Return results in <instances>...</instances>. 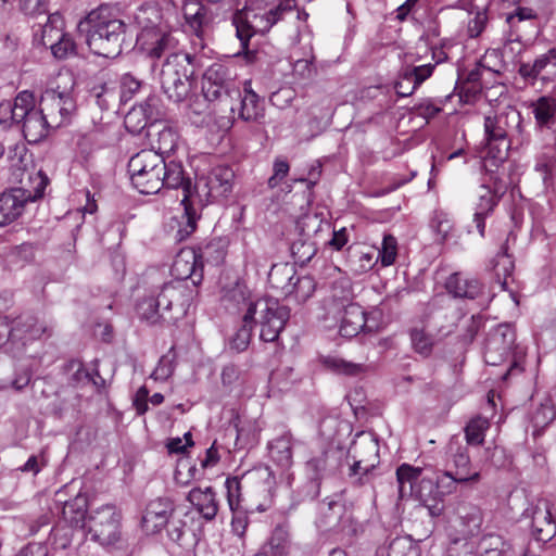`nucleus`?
Here are the masks:
<instances>
[{"label":"nucleus","instance_id":"1","mask_svg":"<svg viewBox=\"0 0 556 556\" xmlns=\"http://www.w3.org/2000/svg\"><path fill=\"white\" fill-rule=\"evenodd\" d=\"M128 173L132 186L143 194H155L164 187L181 188L185 224L177 230V238L179 241L185 240L195 231L199 215L191 203L192 182L186 177L181 162L166 161L154 150H141L130 157Z\"/></svg>","mask_w":556,"mask_h":556},{"label":"nucleus","instance_id":"2","mask_svg":"<svg viewBox=\"0 0 556 556\" xmlns=\"http://www.w3.org/2000/svg\"><path fill=\"white\" fill-rule=\"evenodd\" d=\"M79 26H86V42L93 54L116 58L122 53L126 24L110 7L92 10Z\"/></svg>","mask_w":556,"mask_h":556},{"label":"nucleus","instance_id":"3","mask_svg":"<svg viewBox=\"0 0 556 556\" xmlns=\"http://www.w3.org/2000/svg\"><path fill=\"white\" fill-rule=\"evenodd\" d=\"M136 21L141 29L137 41L150 58L160 59L165 53H173L178 41L156 8L140 9Z\"/></svg>","mask_w":556,"mask_h":556},{"label":"nucleus","instance_id":"4","mask_svg":"<svg viewBox=\"0 0 556 556\" xmlns=\"http://www.w3.org/2000/svg\"><path fill=\"white\" fill-rule=\"evenodd\" d=\"M290 318V308L277 299L263 298L251 303L245 313V319L260 326V339L264 342H275Z\"/></svg>","mask_w":556,"mask_h":556},{"label":"nucleus","instance_id":"5","mask_svg":"<svg viewBox=\"0 0 556 556\" xmlns=\"http://www.w3.org/2000/svg\"><path fill=\"white\" fill-rule=\"evenodd\" d=\"M348 456L353 459L349 477L351 482L363 486L372 482L374 469L379 464V443L369 432H359L352 442Z\"/></svg>","mask_w":556,"mask_h":556},{"label":"nucleus","instance_id":"6","mask_svg":"<svg viewBox=\"0 0 556 556\" xmlns=\"http://www.w3.org/2000/svg\"><path fill=\"white\" fill-rule=\"evenodd\" d=\"M296 7V0H282L276 8L265 13H256L253 10L238 12L233 16L236 34L243 49H247L249 40L255 34L268 31L285 14L291 13Z\"/></svg>","mask_w":556,"mask_h":556},{"label":"nucleus","instance_id":"7","mask_svg":"<svg viewBox=\"0 0 556 556\" xmlns=\"http://www.w3.org/2000/svg\"><path fill=\"white\" fill-rule=\"evenodd\" d=\"M28 179L35 184L34 190L11 188L0 194V226H7L20 218L25 206L42 198L48 185V177L38 170L30 174Z\"/></svg>","mask_w":556,"mask_h":556},{"label":"nucleus","instance_id":"8","mask_svg":"<svg viewBox=\"0 0 556 556\" xmlns=\"http://www.w3.org/2000/svg\"><path fill=\"white\" fill-rule=\"evenodd\" d=\"M64 87L58 85L42 92L38 108L48 117L52 129L66 124L76 110V100L73 96L74 79L72 76H61Z\"/></svg>","mask_w":556,"mask_h":556},{"label":"nucleus","instance_id":"9","mask_svg":"<svg viewBox=\"0 0 556 556\" xmlns=\"http://www.w3.org/2000/svg\"><path fill=\"white\" fill-rule=\"evenodd\" d=\"M516 333L510 325L503 324L495 327L488 336L484 346V361L486 364L497 366L513 354V364L508 370L519 369L518 356L523 352H517L518 346L515 345Z\"/></svg>","mask_w":556,"mask_h":556},{"label":"nucleus","instance_id":"10","mask_svg":"<svg viewBox=\"0 0 556 556\" xmlns=\"http://www.w3.org/2000/svg\"><path fill=\"white\" fill-rule=\"evenodd\" d=\"M195 289L187 282L170 281L164 283L157 293L163 321L175 323L184 318L194 298Z\"/></svg>","mask_w":556,"mask_h":556},{"label":"nucleus","instance_id":"11","mask_svg":"<svg viewBox=\"0 0 556 556\" xmlns=\"http://www.w3.org/2000/svg\"><path fill=\"white\" fill-rule=\"evenodd\" d=\"M445 476L456 477V481L476 484L481 480L480 471L472 465L468 447L458 435L450 439L445 447Z\"/></svg>","mask_w":556,"mask_h":556},{"label":"nucleus","instance_id":"12","mask_svg":"<svg viewBox=\"0 0 556 556\" xmlns=\"http://www.w3.org/2000/svg\"><path fill=\"white\" fill-rule=\"evenodd\" d=\"M88 533L101 545H113L121 539V515L111 504L92 509L88 518Z\"/></svg>","mask_w":556,"mask_h":556},{"label":"nucleus","instance_id":"13","mask_svg":"<svg viewBox=\"0 0 556 556\" xmlns=\"http://www.w3.org/2000/svg\"><path fill=\"white\" fill-rule=\"evenodd\" d=\"M202 92L207 101L240 97V89L230 68L220 63H214L205 71Z\"/></svg>","mask_w":556,"mask_h":556},{"label":"nucleus","instance_id":"14","mask_svg":"<svg viewBox=\"0 0 556 556\" xmlns=\"http://www.w3.org/2000/svg\"><path fill=\"white\" fill-rule=\"evenodd\" d=\"M235 178L233 170L228 166L214 167L206 176L198 178L192 187V197L200 200L204 197L206 201L226 197L232 189ZM193 204V198H191Z\"/></svg>","mask_w":556,"mask_h":556},{"label":"nucleus","instance_id":"15","mask_svg":"<svg viewBox=\"0 0 556 556\" xmlns=\"http://www.w3.org/2000/svg\"><path fill=\"white\" fill-rule=\"evenodd\" d=\"M205 251L199 249H182L175 257L172 270L177 276L176 281L186 282L191 279L193 288L202 281L203 278V256Z\"/></svg>","mask_w":556,"mask_h":556},{"label":"nucleus","instance_id":"16","mask_svg":"<svg viewBox=\"0 0 556 556\" xmlns=\"http://www.w3.org/2000/svg\"><path fill=\"white\" fill-rule=\"evenodd\" d=\"M22 131L28 142H39L47 137L49 129L52 128L48 117L39 108H36L34 93L31 92V102L25 110V116L21 117Z\"/></svg>","mask_w":556,"mask_h":556},{"label":"nucleus","instance_id":"17","mask_svg":"<svg viewBox=\"0 0 556 556\" xmlns=\"http://www.w3.org/2000/svg\"><path fill=\"white\" fill-rule=\"evenodd\" d=\"M175 510L174 503L167 497H159L151 501L142 517V527L148 533L161 531Z\"/></svg>","mask_w":556,"mask_h":556},{"label":"nucleus","instance_id":"18","mask_svg":"<svg viewBox=\"0 0 556 556\" xmlns=\"http://www.w3.org/2000/svg\"><path fill=\"white\" fill-rule=\"evenodd\" d=\"M455 514L458 521V532L463 536L458 539L462 546L465 542H468V538L475 536L480 532L482 513L475 504L459 502L455 507Z\"/></svg>","mask_w":556,"mask_h":556},{"label":"nucleus","instance_id":"19","mask_svg":"<svg viewBox=\"0 0 556 556\" xmlns=\"http://www.w3.org/2000/svg\"><path fill=\"white\" fill-rule=\"evenodd\" d=\"M531 530L535 540L547 542L556 533L555 521L547 501H540L531 513Z\"/></svg>","mask_w":556,"mask_h":556},{"label":"nucleus","instance_id":"20","mask_svg":"<svg viewBox=\"0 0 556 556\" xmlns=\"http://www.w3.org/2000/svg\"><path fill=\"white\" fill-rule=\"evenodd\" d=\"M435 64L419 66H405L400 79L395 84L396 93L400 97H408L426 80L434 70Z\"/></svg>","mask_w":556,"mask_h":556},{"label":"nucleus","instance_id":"21","mask_svg":"<svg viewBox=\"0 0 556 556\" xmlns=\"http://www.w3.org/2000/svg\"><path fill=\"white\" fill-rule=\"evenodd\" d=\"M194 61L195 56L189 53L177 52L168 54L162 65L160 79L173 77L193 78Z\"/></svg>","mask_w":556,"mask_h":556},{"label":"nucleus","instance_id":"22","mask_svg":"<svg viewBox=\"0 0 556 556\" xmlns=\"http://www.w3.org/2000/svg\"><path fill=\"white\" fill-rule=\"evenodd\" d=\"M446 291L454 298L480 299L483 296V286L476 278H469L460 273L452 274L445 282Z\"/></svg>","mask_w":556,"mask_h":556},{"label":"nucleus","instance_id":"23","mask_svg":"<svg viewBox=\"0 0 556 556\" xmlns=\"http://www.w3.org/2000/svg\"><path fill=\"white\" fill-rule=\"evenodd\" d=\"M31 102V92L24 90L17 93L14 102L0 103V126L8 128L12 124H21V117L25 116V110Z\"/></svg>","mask_w":556,"mask_h":556},{"label":"nucleus","instance_id":"24","mask_svg":"<svg viewBox=\"0 0 556 556\" xmlns=\"http://www.w3.org/2000/svg\"><path fill=\"white\" fill-rule=\"evenodd\" d=\"M187 500L204 519L213 520L216 517L218 503L212 486H206L205 489L193 488L188 493Z\"/></svg>","mask_w":556,"mask_h":556},{"label":"nucleus","instance_id":"25","mask_svg":"<svg viewBox=\"0 0 556 556\" xmlns=\"http://www.w3.org/2000/svg\"><path fill=\"white\" fill-rule=\"evenodd\" d=\"M422 468L414 467L408 464H402L396 469V479L399 483V494L401 497H405L407 495H412L415 490V485L418 481H420L421 486L427 485L431 490L433 486V482L431 479H426L421 477Z\"/></svg>","mask_w":556,"mask_h":556},{"label":"nucleus","instance_id":"26","mask_svg":"<svg viewBox=\"0 0 556 556\" xmlns=\"http://www.w3.org/2000/svg\"><path fill=\"white\" fill-rule=\"evenodd\" d=\"M497 204L496 194L486 185H481L479 188V202L477 203L473 214L472 224L475 225L480 237H484L485 219L490 216Z\"/></svg>","mask_w":556,"mask_h":556},{"label":"nucleus","instance_id":"27","mask_svg":"<svg viewBox=\"0 0 556 556\" xmlns=\"http://www.w3.org/2000/svg\"><path fill=\"white\" fill-rule=\"evenodd\" d=\"M366 328V313L356 303L344 305V314L341 319L339 332L344 338H354Z\"/></svg>","mask_w":556,"mask_h":556},{"label":"nucleus","instance_id":"28","mask_svg":"<svg viewBox=\"0 0 556 556\" xmlns=\"http://www.w3.org/2000/svg\"><path fill=\"white\" fill-rule=\"evenodd\" d=\"M151 138L152 149L161 156L168 154L177 147L178 136L170 127L165 125L151 124L148 129Z\"/></svg>","mask_w":556,"mask_h":556},{"label":"nucleus","instance_id":"29","mask_svg":"<svg viewBox=\"0 0 556 556\" xmlns=\"http://www.w3.org/2000/svg\"><path fill=\"white\" fill-rule=\"evenodd\" d=\"M296 276L294 265L289 263L276 264L268 273V283L271 289L279 291L285 298H289L292 282Z\"/></svg>","mask_w":556,"mask_h":556},{"label":"nucleus","instance_id":"30","mask_svg":"<svg viewBox=\"0 0 556 556\" xmlns=\"http://www.w3.org/2000/svg\"><path fill=\"white\" fill-rule=\"evenodd\" d=\"M239 116L245 122H260L264 117V106L260 97L251 89V83H245L244 94H240Z\"/></svg>","mask_w":556,"mask_h":556},{"label":"nucleus","instance_id":"31","mask_svg":"<svg viewBox=\"0 0 556 556\" xmlns=\"http://www.w3.org/2000/svg\"><path fill=\"white\" fill-rule=\"evenodd\" d=\"M14 329H20L16 337V353L25 346L27 341L37 340L47 332V326L33 316L20 318L15 321Z\"/></svg>","mask_w":556,"mask_h":556},{"label":"nucleus","instance_id":"32","mask_svg":"<svg viewBox=\"0 0 556 556\" xmlns=\"http://www.w3.org/2000/svg\"><path fill=\"white\" fill-rule=\"evenodd\" d=\"M88 510V498L85 494H77L65 502L62 509L63 519L75 528H84Z\"/></svg>","mask_w":556,"mask_h":556},{"label":"nucleus","instance_id":"33","mask_svg":"<svg viewBox=\"0 0 556 556\" xmlns=\"http://www.w3.org/2000/svg\"><path fill=\"white\" fill-rule=\"evenodd\" d=\"M63 34L62 16L59 13L49 14L45 25L40 28V33L34 35V41L51 48Z\"/></svg>","mask_w":556,"mask_h":556},{"label":"nucleus","instance_id":"34","mask_svg":"<svg viewBox=\"0 0 556 556\" xmlns=\"http://www.w3.org/2000/svg\"><path fill=\"white\" fill-rule=\"evenodd\" d=\"M556 418V407L548 397L543 399L531 413L533 435H540Z\"/></svg>","mask_w":556,"mask_h":556},{"label":"nucleus","instance_id":"35","mask_svg":"<svg viewBox=\"0 0 556 556\" xmlns=\"http://www.w3.org/2000/svg\"><path fill=\"white\" fill-rule=\"evenodd\" d=\"M321 364L326 369L338 375L354 377L367 371L365 364L349 362L339 356H325L321 359Z\"/></svg>","mask_w":556,"mask_h":556},{"label":"nucleus","instance_id":"36","mask_svg":"<svg viewBox=\"0 0 556 556\" xmlns=\"http://www.w3.org/2000/svg\"><path fill=\"white\" fill-rule=\"evenodd\" d=\"M532 112L540 127L551 128L556 118V100L551 97H540L532 103Z\"/></svg>","mask_w":556,"mask_h":556},{"label":"nucleus","instance_id":"37","mask_svg":"<svg viewBox=\"0 0 556 556\" xmlns=\"http://www.w3.org/2000/svg\"><path fill=\"white\" fill-rule=\"evenodd\" d=\"M342 452L338 448H330L321 453L320 456L314 457L307 463V468L314 472L316 477L334 471L339 466V459Z\"/></svg>","mask_w":556,"mask_h":556},{"label":"nucleus","instance_id":"38","mask_svg":"<svg viewBox=\"0 0 556 556\" xmlns=\"http://www.w3.org/2000/svg\"><path fill=\"white\" fill-rule=\"evenodd\" d=\"M193 78H163L161 79V86L164 93L168 97V99L174 102L184 101L191 91Z\"/></svg>","mask_w":556,"mask_h":556},{"label":"nucleus","instance_id":"39","mask_svg":"<svg viewBox=\"0 0 556 556\" xmlns=\"http://www.w3.org/2000/svg\"><path fill=\"white\" fill-rule=\"evenodd\" d=\"M490 427V421L485 417L477 416L469 420L465 427L466 445L479 446L483 444L485 431Z\"/></svg>","mask_w":556,"mask_h":556},{"label":"nucleus","instance_id":"40","mask_svg":"<svg viewBox=\"0 0 556 556\" xmlns=\"http://www.w3.org/2000/svg\"><path fill=\"white\" fill-rule=\"evenodd\" d=\"M273 458L281 466H289L292 460V435L287 432L270 443Z\"/></svg>","mask_w":556,"mask_h":556},{"label":"nucleus","instance_id":"41","mask_svg":"<svg viewBox=\"0 0 556 556\" xmlns=\"http://www.w3.org/2000/svg\"><path fill=\"white\" fill-rule=\"evenodd\" d=\"M251 478H255L262 484L260 485L258 492L263 496L264 503L257 504L256 508L261 511H264L273 497V489L275 485V477L271 471L266 467L256 470L252 473Z\"/></svg>","mask_w":556,"mask_h":556},{"label":"nucleus","instance_id":"42","mask_svg":"<svg viewBox=\"0 0 556 556\" xmlns=\"http://www.w3.org/2000/svg\"><path fill=\"white\" fill-rule=\"evenodd\" d=\"M182 13L186 22L199 31L206 23L207 16L204 7L197 0H185L182 3Z\"/></svg>","mask_w":556,"mask_h":556},{"label":"nucleus","instance_id":"43","mask_svg":"<svg viewBox=\"0 0 556 556\" xmlns=\"http://www.w3.org/2000/svg\"><path fill=\"white\" fill-rule=\"evenodd\" d=\"M316 252V244L309 238L300 237L291 244V254L294 258V263L301 266L306 265L314 257Z\"/></svg>","mask_w":556,"mask_h":556},{"label":"nucleus","instance_id":"44","mask_svg":"<svg viewBox=\"0 0 556 556\" xmlns=\"http://www.w3.org/2000/svg\"><path fill=\"white\" fill-rule=\"evenodd\" d=\"M137 313L141 319L152 325L163 320L159 295L141 300L137 305Z\"/></svg>","mask_w":556,"mask_h":556},{"label":"nucleus","instance_id":"45","mask_svg":"<svg viewBox=\"0 0 556 556\" xmlns=\"http://www.w3.org/2000/svg\"><path fill=\"white\" fill-rule=\"evenodd\" d=\"M291 288L289 298L298 303H304L313 295L316 283L311 276H296Z\"/></svg>","mask_w":556,"mask_h":556},{"label":"nucleus","instance_id":"46","mask_svg":"<svg viewBox=\"0 0 556 556\" xmlns=\"http://www.w3.org/2000/svg\"><path fill=\"white\" fill-rule=\"evenodd\" d=\"M413 350L424 357L432 353L434 345L433 337L426 332L424 328H412L409 331Z\"/></svg>","mask_w":556,"mask_h":556},{"label":"nucleus","instance_id":"47","mask_svg":"<svg viewBox=\"0 0 556 556\" xmlns=\"http://www.w3.org/2000/svg\"><path fill=\"white\" fill-rule=\"evenodd\" d=\"M388 556H420V548L410 536H397L389 543Z\"/></svg>","mask_w":556,"mask_h":556},{"label":"nucleus","instance_id":"48","mask_svg":"<svg viewBox=\"0 0 556 556\" xmlns=\"http://www.w3.org/2000/svg\"><path fill=\"white\" fill-rule=\"evenodd\" d=\"M90 97L94 99L97 105L102 111L110 110L117 100L114 87L106 83L93 86L90 90Z\"/></svg>","mask_w":556,"mask_h":556},{"label":"nucleus","instance_id":"49","mask_svg":"<svg viewBox=\"0 0 556 556\" xmlns=\"http://www.w3.org/2000/svg\"><path fill=\"white\" fill-rule=\"evenodd\" d=\"M536 18V13L530 8H517L514 13H510L506 17L511 31L515 33L514 40H520V31L522 30V24L526 22H533Z\"/></svg>","mask_w":556,"mask_h":556},{"label":"nucleus","instance_id":"50","mask_svg":"<svg viewBox=\"0 0 556 556\" xmlns=\"http://www.w3.org/2000/svg\"><path fill=\"white\" fill-rule=\"evenodd\" d=\"M506 117L502 115H489L484 118V134L485 141L491 140H503L507 138V131L505 128Z\"/></svg>","mask_w":556,"mask_h":556},{"label":"nucleus","instance_id":"51","mask_svg":"<svg viewBox=\"0 0 556 556\" xmlns=\"http://www.w3.org/2000/svg\"><path fill=\"white\" fill-rule=\"evenodd\" d=\"M269 553L273 556H286L290 551V540L288 531L278 526L271 533V536L268 541Z\"/></svg>","mask_w":556,"mask_h":556},{"label":"nucleus","instance_id":"52","mask_svg":"<svg viewBox=\"0 0 556 556\" xmlns=\"http://www.w3.org/2000/svg\"><path fill=\"white\" fill-rule=\"evenodd\" d=\"M143 81L131 73H125L119 78V102L127 103L141 89Z\"/></svg>","mask_w":556,"mask_h":556},{"label":"nucleus","instance_id":"53","mask_svg":"<svg viewBox=\"0 0 556 556\" xmlns=\"http://www.w3.org/2000/svg\"><path fill=\"white\" fill-rule=\"evenodd\" d=\"M510 141L508 139L485 141V159L493 165L504 162L508 156Z\"/></svg>","mask_w":556,"mask_h":556},{"label":"nucleus","instance_id":"54","mask_svg":"<svg viewBox=\"0 0 556 556\" xmlns=\"http://www.w3.org/2000/svg\"><path fill=\"white\" fill-rule=\"evenodd\" d=\"M124 124L126 129L134 135L140 134L146 127H150L151 123L144 117L141 109L134 105L125 115Z\"/></svg>","mask_w":556,"mask_h":556},{"label":"nucleus","instance_id":"55","mask_svg":"<svg viewBox=\"0 0 556 556\" xmlns=\"http://www.w3.org/2000/svg\"><path fill=\"white\" fill-rule=\"evenodd\" d=\"M514 269V262L508 255V247L507 244L502 245L501 251L497 253L494 264L495 274L500 277L504 276V280L502 281V287L505 288L507 281V277H509Z\"/></svg>","mask_w":556,"mask_h":556},{"label":"nucleus","instance_id":"56","mask_svg":"<svg viewBox=\"0 0 556 556\" xmlns=\"http://www.w3.org/2000/svg\"><path fill=\"white\" fill-rule=\"evenodd\" d=\"M252 320H247L245 316L243 317V325L230 340V348L236 352H242L249 346L252 337Z\"/></svg>","mask_w":556,"mask_h":556},{"label":"nucleus","instance_id":"57","mask_svg":"<svg viewBox=\"0 0 556 556\" xmlns=\"http://www.w3.org/2000/svg\"><path fill=\"white\" fill-rule=\"evenodd\" d=\"M50 50L54 58L63 60L76 54V43L70 34L64 33Z\"/></svg>","mask_w":556,"mask_h":556},{"label":"nucleus","instance_id":"58","mask_svg":"<svg viewBox=\"0 0 556 556\" xmlns=\"http://www.w3.org/2000/svg\"><path fill=\"white\" fill-rule=\"evenodd\" d=\"M8 160L10 162V166L14 170H25L30 161V155L24 144H15L10 148L8 152Z\"/></svg>","mask_w":556,"mask_h":556},{"label":"nucleus","instance_id":"59","mask_svg":"<svg viewBox=\"0 0 556 556\" xmlns=\"http://www.w3.org/2000/svg\"><path fill=\"white\" fill-rule=\"evenodd\" d=\"M397 255V241L392 235H384L379 257L383 266L392 265Z\"/></svg>","mask_w":556,"mask_h":556},{"label":"nucleus","instance_id":"60","mask_svg":"<svg viewBox=\"0 0 556 556\" xmlns=\"http://www.w3.org/2000/svg\"><path fill=\"white\" fill-rule=\"evenodd\" d=\"M136 106L143 111L144 117L149 119L151 124H155L157 118L161 116L160 99L155 94L148 96L142 102H140Z\"/></svg>","mask_w":556,"mask_h":556},{"label":"nucleus","instance_id":"61","mask_svg":"<svg viewBox=\"0 0 556 556\" xmlns=\"http://www.w3.org/2000/svg\"><path fill=\"white\" fill-rule=\"evenodd\" d=\"M174 372L173 358L168 355H164L160 358L155 369L150 375V378L154 380L165 381Z\"/></svg>","mask_w":556,"mask_h":556},{"label":"nucleus","instance_id":"62","mask_svg":"<svg viewBox=\"0 0 556 556\" xmlns=\"http://www.w3.org/2000/svg\"><path fill=\"white\" fill-rule=\"evenodd\" d=\"M555 165L556 159L554 155L542 154L538 157L535 163V170L542 174L544 184H547V180L553 174Z\"/></svg>","mask_w":556,"mask_h":556},{"label":"nucleus","instance_id":"63","mask_svg":"<svg viewBox=\"0 0 556 556\" xmlns=\"http://www.w3.org/2000/svg\"><path fill=\"white\" fill-rule=\"evenodd\" d=\"M68 368L73 370L71 382L73 386H80L90 382L91 375L84 368L83 364L78 361H72L68 364Z\"/></svg>","mask_w":556,"mask_h":556},{"label":"nucleus","instance_id":"64","mask_svg":"<svg viewBox=\"0 0 556 556\" xmlns=\"http://www.w3.org/2000/svg\"><path fill=\"white\" fill-rule=\"evenodd\" d=\"M21 10L30 16L43 15L48 12L47 0H21Z\"/></svg>","mask_w":556,"mask_h":556}]
</instances>
